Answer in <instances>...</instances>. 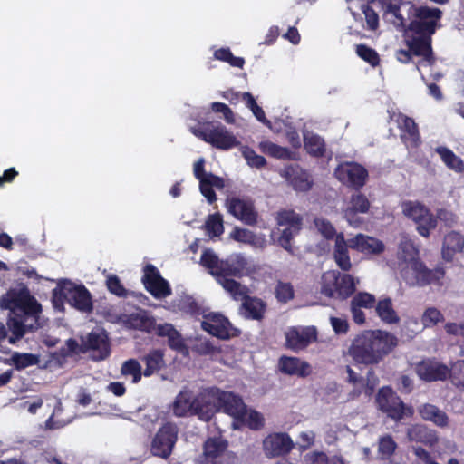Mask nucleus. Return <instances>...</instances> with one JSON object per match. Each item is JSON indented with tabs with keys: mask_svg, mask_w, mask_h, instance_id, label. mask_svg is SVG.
I'll return each mask as SVG.
<instances>
[{
	"mask_svg": "<svg viewBox=\"0 0 464 464\" xmlns=\"http://www.w3.org/2000/svg\"><path fill=\"white\" fill-rule=\"evenodd\" d=\"M0 308L8 310L7 326L12 335L10 343H15L29 332L40 330L41 341L48 347L55 346L59 338L54 334L58 327L50 326L42 315V305L24 284L12 286L0 297Z\"/></svg>",
	"mask_w": 464,
	"mask_h": 464,
	"instance_id": "obj_1",
	"label": "nucleus"
},
{
	"mask_svg": "<svg viewBox=\"0 0 464 464\" xmlns=\"http://www.w3.org/2000/svg\"><path fill=\"white\" fill-rule=\"evenodd\" d=\"M200 263L209 269V273L234 300L246 298V286L231 278L241 277L252 272V266L246 256L242 254H233L226 260H219L213 251L205 250L201 255Z\"/></svg>",
	"mask_w": 464,
	"mask_h": 464,
	"instance_id": "obj_2",
	"label": "nucleus"
},
{
	"mask_svg": "<svg viewBox=\"0 0 464 464\" xmlns=\"http://www.w3.org/2000/svg\"><path fill=\"white\" fill-rule=\"evenodd\" d=\"M397 344V337L390 332L366 330L353 339L348 353L357 363L378 364Z\"/></svg>",
	"mask_w": 464,
	"mask_h": 464,
	"instance_id": "obj_3",
	"label": "nucleus"
},
{
	"mask_svg": "<svg viewBox=\"0 0 464 464\" xmlns=\"http://www.w3.org/2000/svg\"><path fill=\"white\" fill-rule=\"evenodd\" d=\"M410 9L412 20L407 26L406 34L411 36V48L418 53L432 49V35L441 27L442 11L438 7L414 5H410Z\"/></svg>",
	"mask_w": 464,
	"mask_h": 464,
	"instance_id": "obj_4",
	"label": "nucleus"
},
{
	"mask_svg": "<svg viewBox=\"0 0 464 464\" xmlns=\"http://www.w3.org/2000/svg\"><path fill=\"white\" fill-rule=\"evenodd\" d=\"M172 409L177 417L191 414L208 421L215 414L217 407L209 401V389L202 391L197 396L185 389L177 395Z\"/></svg>",
	"mask_w": 464,
	"mask_h": 464,
	"instance_id": "obj_5",
	"label": "nucleus"
},
{
	"mask_svg": "<svg viewBox=\"0 0 464 464\" xmlns=\"http://www.w3.org/2000/svg\"><path fill=\"white\" fill-rule=\"evenodd\" d=\"M64 301L82 312H90L92 309L91 295L82 285H76L67 279H60L57 282V286L53 290V307L62 310Z\"/></svg>",
	"mask_w": 464,
	"mask_h": 464,
	"instance_id": "obj_6",
	"label": "nucleus"
},
{
	"mask_svg": "<svg viewBox=\"0 0 464 464\" xmlns=\"http://www.w3.org/2000/svg\"><path fill=\"white\" fill-rule=\"evenodd\" d=\"M400 274L401 278L410 286H424L431 283H440V279L444 276L442 269L430 270L420 259L401 265Z\"/></svg>",
	"mask_w": 464,
	"mask_h": 464,
	"instance_id": "obj_7",
	"label": "nucleus"
},
{
	"mask_svg": "<svg viewBox=\"0 0 464 464\" xmlns=\"http://www.w3.org/2000/svg\"><path fill=\"white\" fill-rule=\"evenodd\" d=\"M276 221L278 228L272 231L271 237H274L276 233H279L277 244L288 253L294 254L291 241L301 230V217L294 211L285 210L278 213Z\"/></svg>",
	"mask_w": 464,
	"mask_h": 464,
	"instance_id": "obj_8",
	"label": "nucleus"
},
{
	"mask_svg": "<svg viewBox=\"0 0 464 464\" xmlns=\"http://www.w3.org/2000/svg\"><path fill=\"white\" fill-rule=\"evenodd\" d=\"M209 401L216 405V412L221 411L234 419L233 427L236 429V421L242 418L246 411V404L242 399L233 392H223L218 388H210Z\"/></svg>",
	"mask_w": 464,
	"mask_h": 464,
	"instance_id": "obj_9",
	"label": "nucleus"
},
{
	"mask_svg": "<svg viewBox=\"0 0 464 464\" xmlns=\"http://www.w3.org/2000/svg\"><path fill=\"white\" fill-rule=\"evenodd\" d=\"M195 134L214 148L227 150L240 145L235 135L227 130L221 123L214 125L208 122L201 130Z\"/></svg>",
	"mask_w": 464,
	"mask_h": 464,
	"instance_id": "obj_10",
	"label": "nucleus"
},
{
	"mask_svg": "<svg viewBox=\"0 0 464 464\" xmlns=\"http://www.w3.org/2000/svg\"><path fill=\"white\" fill-rule=\"evenodd\" d=\"M335 178L344 186L359 191L367 182L368 170L355 161H344L334 169Z\"/></svg>",
	"mask_w": 464,
	"mask_h": 464,
	"instance_id": "obj_11",
	"label": "nucleus"
},
{
	"mask_svg": "<svg viewBox=\"0 0 464 464\" xmlns=\"http://www.w3.org/2000/svg\"><path fill=\"white\" fill-rule=\"evenodd\" d=\"M178 427L174 423H165L151 440L150 452L153 456L167 459L172 453L178 440Z\"/></svg>",
	"mask_w": 464,
	"mask_h": 464,
	"instance_id": "obj_12",
	"label": "nucleus"
},
{
	"mask_svg": "<svg viewBox=\"0 0 464 464\" xmlns=\"http://www.w3.org/2000/svg\"><path fill=\"white\" fill-rule=\"evenodd\" d=\"M390 121H394L400 129L401 141L411 148H417L420 142L417 123L407 115L394 111H388Z\"/></svg>",
	"mask_w": 464,
	"mask_h": 464,
	"instance_id": "obj_13",
	"label": "nucleus"
},
{
	"mask_svg": "<svg viewBox=\"0 0 464 464\" xmlns=\"http://www.w3.org/2000/svg\"><path fill=\"white\" fill-rule=\"evenodd\" d=\"M376 401L379 409L395 420L402 419L406 414L404 403L389 387H383L379 391Z\"/></svg>",
	"mask_w": 464,
	"mask_h": 464,
	"instance_id": "obj_14",
	"label": "nucleus"
},
{
	"mask_svg": "<svg viewBox=\"0 0 464 464\" xmlns=\"http://www.w3.org/2000/svg\"><path fill=\"white\" fill-rule=\"evenodd\" d=\"M285 335L286 346L299 352L316 341L317 331L314 326H295L288 328Z\"/></svg>",
	"mask_w": 464,
	"mask_h": 464,
	"instance_id": "obj_15",
	"label": "nucleus"
},
{
	"mask_svg": "<svg viewBox=\"0 0 464 464\" xmlns=\"http://www.w3.org/2000/svg\"><path fill=\"white\" fill-rule=\"evenodd\" d=\"M403 212L418 225L417 230L423 237H428L430 230L436 227L437 218L425 205H407Z\"/></svg>",
	"mask_w": 464,
	"mask_h": 464,
	"instance_id": "obj_16",
	"label": "nucleus"
},
{
	"mask_svg": "<svg viewBox=\"0 0 464 464\" xmlns=\"http://www.w3.org/2000/svg\"><path fill=\"white\" fill-rule=\"evenodd\" d=\"M142 282L146 289L157 298H163L171 294L169 283L161 277L158 269L152 265L145 266Z\"/></svg>",
	"mask_w": 464,
	"mask_h": 464,
	"instance_id": "obj_17",
	"label": "nucleus"
},
{
	"mask_svg": "<svg viewBox=\"0 0 464 464\" xmlns=\"http://www.w3.org/2000/svg\"><path fill=\"white\" fill-rule=\"evenodd\" d=\"M263 447L267 457H279L287 454L294 442L286 433H272L264 440Z\"/></svg>",
	"mask_w": 464,
	"mask_h": 464,
	"instance_id": "obj_18",
	"label": "nucleus"
},
{
	"mask_svg": "<svg viewBox=\"0 0 464 464\" xmlns=\"http://www.w3.org/2000/svg\"><path fill=\"white\" fill-rule=\"evenodd\" d=\"M418 376L426 382L445 380L450 373L448 367L440 362L423 360L415 368Z\"/></svg>",
	"mask_w": 464,
	"mask_h": 464,
	"instance_id": "obj_19",
	"label": "nucleus"
},
{
	"mask_svg": "<svg viewBox=\"0 0 464 464\" xmlns=\"http://www.w3.org/2000/svg\"><path fill=\"white\" fill-rule=\"evenodd\" d=\"M227 443L221 438H209L204 444L203 456L197 464H223V455Z\"/></svg>",
	"mask_w": 464,
	"mask_h": 464,
	"instance_id": "obj_20",
	"label": "nucleus"
},
{
	"mask_svg": "<svg viewBox=\"0 0 464 464\" xmlns=\"http://www.w3.org/2000/svg\"><path fill=\"white\" fill-rule=\"evenodd\" d=\"M201 325L206 332L218 338L227 339L230 335L231 324L222 314H208Z\"/></svg>",
	"mask_w": 464,
	"mask_h": 464,
	"instance_id": "obj_21",
	"label": "nucleus"
},
{
	"mask_svg": "<svg viewBox=\"0 0 464 464\" xmlns=\"http://www.w3.org/2000/svg\"><path fill=\"white\" fill-rule=\"evenodd\" d=\"M279 368L282 372L298 377H307L313 372L310 363L297 357L283 356L279 360Z\"/></svg>",
	"mask_w": 464,
	"mask_h": 464,
	"instance_id": "obj_22",
	"label": "nucleus"
},
{
	"mask_svg": "<svg viewBox=\"0 0 464 464\" xmlns=\"http://www.w3.org/2000/svg\"><path fill=\"white\" fill-rule=\"evenodd\" d=\"M83 345L86 349L97 353L94 355L96 360H103L110 353L108 338L103 331L99 330L90 333L83 340Z\"/></svg>",
	"mask_w": 464,
	"mask_h": 464,
	"instance_id": "obj_23",
	"label": "nucleus"
},
{
	"mask_svg": "<svg viewBox=\"0 0 464 464\" xmlns=\"http://www.w3.org/2000/svg\"><path fill=\"white\" fill-rule=\"evenodd\" d=\"M349 247L365 254H380L384 250L382 241L362 234H358L351 238Z\"/></svg>",
	"mask_w": 464,
	"mask_h": 464,
	"instance_id": "obj_24",
	"label": "nucleus"
},
{
	"mask_svg": "<svg viewBox=\"0 0 464 464\" xmlns=\"http://www.w3.org/2000/svg\"><path fill=\"white\" fill-rule=\"evenodd\" d=\"M464 249V236L452 231L447 234L443 240L441 256L447 262H451L455 256Z\"/></svg>",
	"mask_w": 464,
	"mask_h": 464,
	"instance_id": "obj_25",
	"label": "nucleus"
},
{
	"mask_svg": "<svg viewBox=\"0 0 464 464\" xmlns=\"http://www.w3.org/2000/svg\"><path fill=\"white\" fill-rule=\"evenodd\" d=\"M230 237L237 242L249 245L259 250L265 249L267 246V240L264 234H256L246 228H234L230 233Z\"/></svg>",
	"mask_w": 464,
	"mask_h": 464,
	"instance_id": "obj_26",
	"label": "nucleus"
},
{
	"mask_svg": "<svg viewBox=\"0 0 464 464\" xmlns=\"http://www.w3.org/2000/svg\"><path fill=\"white\" fill-rule=\"evenodd\" d=\"M418 412L424 420L430 421L440 428L449 426L448 415L433 404L425 403L420 405L418 408Z\"/></svg>",
	"mask_w": 464,
	"mask_h": 464,
	"instance_id": "obj_27",
	"label": "nucleus"
},
{
	"mask_svg": "<svg viewBox=\"0 0 464 464\" xmlns=\"http://www.w3.org/2000/svg\"><path fill=\"white\" fill-rule=\"evenodd\" d=\"M405 39V44L408 47L407 50L400 49L396 52V58L399 62L402 63H409L412 60V56H418L422 57V59L428 63V64L432 65L436 62V58L433 53V50H426V51H420V53H418L415 52L410 44V40L411 39V36H409L405 34L404 35Z\"/></svg>",
	"mask_w": 464,
	"mask_h": 464,
	"instance_id": "obj_28",
	"label": "nucleus"
},
{
	"mask_svg": "<svg viewBox=\"0 0 464 464\" xmlns=\"http://www.w3.org/2000/svg\"><path fill=\"white\" fill-rule=\"evenodd\" d=\"M407 437L411 441L433 446L438 442V436L433 430L424 425L415 424L407 429Z\"/></svg>",
	"mask_w": 464,
	"mask_h": 464,
	"instance_id": "obj_29",
	"label": "nucleus"
},
{
	"mask_svg": "<svg viewBox=\"0 0 464 464\" xmlns=\"http://www.w3.org/2000/svg\"><path fill=\"white\" fill-rule=\"evenodd\" d=\"M348 246L349 241L344 239L343 233H338L334 243V257L337 266L343 271H349L352 267Z\"/></svg>",
	"mask_w": 464,
	"mask_h": 464,
	"instance_id": "obj_30",
	"label": "nucleus"
},
{
	"mask_svg": "<svg viewBox=\"0 0 464 464\" xmlns=\"http://www.w3.org/2000/svg\"><path fill=\"white\" fill-rule=\"evenodd\" d=\"M260 151L269 157L278 160H296L297 154L286 147L279 146L268 140H262L258 144Z\"/></svg>",
	"mask_w": 464,
	"mask_h": 464,
	"instance_id": "obj_31",
	"label": "nucleus"
},
{
	"mask_svg": "<svg viewBox=\"0 0 464 464\" xmlns=\"http://www.w3.org/2000/svg\"><path fill=\"white\" fill-rule=\"evenodd\" d=\"M304 146L306 152L314 158H323L326 152L324 138L312 131L304 133Z\"/></svg>",
	"mask_w": 464,
	"mask_h": 464,
	"instance_id": "obj_32",
	"label": "nucleus"
},
{
	"mask_svg": "<svg viewBox=\"0 0 464 464\" xmlns=\"http://www.w3.org/2000/svg\"><path fill=\"white\" fill-rule=\"evenodd\" d=\"M224 179L212 173H209L208 178L201 179V181H199L200 192L208 199L209 203H213L217 200V196L214 191V188L218 190H221L224 188Z\"/></svg>",
	"mask_w": 464,
	"mask_h": 464,
	"instance_id": "obj_33",
	"label": "nucleus"
},
{
	"mask_svg": "<svg viewBox=\"0 0 464 464\" xmlns=\"http://www.w3.org/2000/svg\"><path fill=\"white\" fill-rule=\"evenodd\" d=\"M227 210L237 219L252 226L257 221L258 214L253 205H226Z\"/></svg>",
	"mask_w": 464,
	"mask_h": 464,
	"instance_id": "obj_34",
	"label": "nucleus"
},
{
	"mask_svg": "<svg viewBox=\"0 0 464 464\" xmlns=\"http://www.w3.org/2000/svg\"><path fill=\"white\" fill-rule=\"evenodd\" d=\"M375 311L378 317L384 324H394L400 322V317L393 308L391 298L380 299L375 305Z\"/></svg>",
	"mask_w": 464,
	"mask_h": 464,
	"instance_id": "obj_35",
	"label": "nucleus"
},
{
	"mask_svg": "<svg viewBox=\"0 0 464 464\" xmlns=\"http://www.w3.org/2000/svg\"><path fill=\"white\" fill-rule=\"evenodd\" d=\"M398 258L400 260V266L419 259L418 249L414 246L411 240L406 235L401 236Z\"/></svg>",
	"mask_w": 464,
	"mask_h": 464,
	"instance_id": "obj_36",
	"label": "nucleus"
},
{
	"mask_svg": "<svg viewBox=\"0 0 464 464\" xmlns=\"http://www.w3.org/2000/svg\"><path fill=\"white\" fill-rule=\"evenodd\" d=\"M125 322L130 327L147 332L150 331L154 325V321L148 312L141 309L129 314Z\"/></svg>",
	"mask_w": 464,
	"mask_h": 464,
	"instance_id": "obj_37",
	"label": "nucleus"
},
{
	"mask_svg": "<svg viewBox=\"0 0 464 464\" xmlns=\"http://www.w3.org/2000/svg\"><path fill=\"white\" fill-rule=\"evenodd\" d=\"M436 152L440 155L443 163L457 173L464 172V161L447 147H438Z\"/></svg>",
	"mask_w": 464,
	"mask_h": 464,
	"instance_id": "obj_38",
	"label": "nucleus"
},
{
	"mask_svg": "<svg viewBox=\"0 0 464 464\" xmlns=\"http://www.w3.org/2000/svg\"><path fill=\"white\" fill-rule=\"evenodd\" d=\"M286 175L290 179L294 188L297 190L307 191L312 187L308 174L299 168L286 169Z\"/></svg>",
	"mask_w": 464,
	"mask_h": 464,
	"instance_id": "obj_39",
	"label": "nucleus"
},
{
	"mask_svg": "<svg viewBox=\"0 0 464 464\" xmlns=\"http://www.w3.org/2000/svg\"><path fill=\"white\" fill-rule=\"evenodd\" d=\"M376 384L377 379L374 377L373 372L369 371L367 373V380H364V378H361L360 382H358L355 385H353V389L350 392L349 398L354 399L362 393L370 396L373 392Z\"/></svg>",
	"mask_w": 464,
	"mask_h": 464,
	"instance_id": "obj_40",
	"label": "nucleus"
},
{
	"mask_svg": "<svg viewBox=\"0 0 464 464\" xmlns=\"http://www.w3.org/2000/svg\"><path fill=\"white\" fill-rule=\"evenodd\" d=\"M146 364L143 374L150 376L164 366L163 353L160 350H153L142 358Z\"/></svg>",
	"mask_w": 464,
	"mask_h": 464,
	"instance_id": "obj_41",
	"label": "nucleus"
},
{
	"mask_svg": "<svg viewBox=\"0 0 464 464\" xmlns=\"http://www.w3.org/2000/svg\"><path fill=\"white\" fill-rule=\"evenodd\" d=\"M242 301V310L246 317L252 319H260L262 317L265 305L261 300L249 298L246 295Z\"/></svg>",
	"mask_w": 464,
	"mask_h": 464,
	"instance_id": "obj_42",
	"label": "nucleus"
},
{
	"mask_svg": "<svg viewBox=\"0 0 464 464\" xmlns=\"http://www.w3.org/2000/svg\"><path fill=\"white\" fill-rule=\"evenodd\" d=\"M359 281L356 280L350 275L340 274L338 272V282H337V296L340 298H347L355 290V285Z\"/></svg>",
	"mask_w": 464,
	"mask_h": 464,
	"instance_id": "obj_43",
	"label": "nucleus"
},
{
	"mask_svg": "<svg viewBox=\"0 0 464 464\" xmlns=\"http://www.w3.org/2000/svg\"><path fill=\"white\" fill-rule=\"evenodd\" d=\"M338 272L330 270L322 276V293L329 297L337 296Z\"/></svg>",
	"mask_w": 464,
	"mask_h": 464,
	"instance_id": "obj_44",
	"label": "nucleus"
},
{
	"mask_svg": "<svg viewBox=\"0 0 464 464\" xmlns=\"http://www.w3.org/2000/svg\"><path fill=\"white\" fill-rule=\"evenodd\" d=\"M214 57L218 61L227 63L232 67L242 69L245 64V59L243 57L234 56L228 47H222L216 50Z\"/></svg>",
	"mask_w": 464,
	"mask_h": 464,
	"instance_id": "obj_45",
	"label": "nucleus"
},
{
	"mask_svg": "<svg viewBox=\"0 0 464 464\" xmlns=\"http://www.w3.org/2000/svg\"><path fill=\"white\" fill-rule=\"evenodd\" d=\"M369 205H353L345 210L344 217L348 223L354 227L361 226L364 219L360 214H364L368 211Z\"/></svg>",
	"mask_w": 464,
	"mask_h": 464,
	"instance_id": "obj_46",
	"label": "nucleus"
},
{
	"mask_svg": "<svg viewBox=\"0 0 464 464\" xmlns=\"http://www.w3.org/2000/svg\"><path fill=\"white\" fill-rule=\"evenodd\" d=\"M405 5L404 2L400 3V0H394L392 3H385L384 11L386 14L393 16L392 23L397 27H406V18L401 14V5Z\"/></svg>",
	"mask_w": 464,
	"mask_h": 464,
	"instance_id": "obj_47",
	"label": "nucleus"
},
{
	"mask_svg": "<svg viewBox=\"0 0 464 464\" xmlns=\"http://www.w3.org/2000/svg\"><path fill=\"white\" fill-rule=\"evenodd\" d=\"M356 54L368 63L371 66L376 67L380 63V56L378 53L372 47L366 44H361L356 45Z\"/></svg>",
	"mask_w": 464,
	"mask_h": 464,
	"instance_id": "obj_48",
	"label": "nucleus"
},
{
	"mask_svg": "<svg viewBox=\"0 0 464 464\" xmlns=\"http://www.w3.org/2000/svg\"><path fill=\"white\" fill-rule=\"evenodd\" d=\"M121 374L130 376L133 383H137L141 379V366L137 360L130 359L121 366Z\"/></svg>",
	"mask_w": 464,
	"mask_h": 464,
	"instance_id": "obj_49",
	"label": "nucleus"
},
{
	"mask_svg": "<svg viewBox=\"0 0 464 464\" xmlns=\"http://www.w3.org/2000/svg\"><path fill=\"white\" fill-rule=\"evenodd\" d=\"M237 421L245 423L252 430H259L264 425V418L261 413L254 410H247L242 418H239Z\"/></svg>",
	"mask_w": 464,
	"mask_h": 464,
	"instance_id": "obj_50",
	"label": "nucleus"
},
{
	"mask_svg": "<svg viewBox=\"0 0 464 464\" xmlns=\"http://www.w3.org/2000/svg\"><path fill=\"white\" fill-rule=\"evenodd\" d=\"M11 361L17 370H22L36 364L39 360L36 355L32 353H14L11 356Z\"/></svg>",
	"mask_w": 464,
	"mask_h": 464,
	"instance_id": "obj_51",
	"label": "nucleus"
},
{
	"mask_svg": "<svg viewBox=\"0 0 464 464\" xmlns=\"http://www.w3.org/2000/svg\"><path fill=\"white\" fill-rule=\"evenodd\" d=\"M241 152L250 167L261 169L267 163L263 156L256 154V151L248 146H242Z\"/></svg>",
	"mask_w": 464,
	"mask_h": 464,
	"instance_id": "obj_52",
	"label": "nucleus"
},
{
	"mask_svg": "<svg viewBox=\"0 0 464 464\" xmlns=\"http://www.w3.org/2000/svg\"><path fill=\"white\" fill-rule=\"evenodd\" d=\"M444 320L443 314L435 307L427 308L421 317L423 327H431Z\"/></svg>",
	"mask_w": 464,
	"mask_h": 464,
	"instance_id": "obj_53",
	"label": "nucleus"
},
{
	"mask_svg": "<svg viewBox=\"0 0 464 464\" xmlns=\"http://www.w3.org/2000/svg\"><path fill=\"white\" fill-rule=\"evenodd\" d=\"M206 229L210 237H218L223 233L222 218L218 214L210 215L206 222Z\"/></svg>",
	"mask_w": 464,
	"mask_h": 464,
	"instance_id": "obj_54",
	"label": "nucleus"
},
{
	"mask_svg": "<svg viewBox=\"0 0 464 464\" xmlns=\"http://www.w3.org/2000/svg\"><path fill=\"white\" fill-rule=\"evenodd\" d=\"M351 304H353V306H357L362 309H369L375 305L376 300L373 295L366 292H361L353 297Z\"/></svg>",
	"mask_w": 464,
	"mask_h": 464,
	"instance_id": "obj_55",
	"label": "nucleus"
},
{
	"mask_svg": "<svg viewBox=\"0 0 464 464\" xmlns=\"http://www.w3.org/2000/svg\"><path fill=\"white\" fill-rule=\"evenodd\" d=\"M449 376L453 384L464 388V361H457L454 362Z\"/></svg>",
	"mask_w": 464,
	"mask_h": 464,
	"instance_id": "obj_56",
	"label": "nucleus"
},
{
	"mask_svg": "<svg viewBox=\"0 0 464 464\" xmlns=\"http://www.w3.org/2000/svg\"><path fill=\"white\" fill-rule=\"evenodd\" d=\"M315 226L318 228L319 233L325 238L331 239L335 238L338 235L334 226L325 218H319L314 220Z\"/></svg>",
	"mask_w": 464,
	"mask_h": 464,
	"instance_id": "obj_57",
	"label": "nucleus"
},
{
	"mask_svg": "<svg viewBox=\"0 0 464 464\" xmlns=\"http://www.w3.org/2000/svg\"><path fill=\"white\" fill-rule=\"evenodd\" d=\"M106 285L109 291L120 297L127 296L128 291L121 285L119 277L115 275H110L107 277Z\"/></svg>",
	"mask_w": 464,
	"mask_h": 464,
	"instance_id": "obj_58",
	"label": "nucleus"
},
{
	"mask_svg": "<svg viewBox=\"0 0 464 464\" xmlns=\"http://www.w3.org/2000/svg\"><path fill=\"white\" fill-rule=\"evenodd\" d=\"M362 11L365 16L368 29L375 31L379 27V15L369 5H362Z\"/></svg>",
	"mask_w": 464,
	"mask_h": 464,
	"instance_id": "obj_59",
	"label": "nucleus"
},
{
	"mask_svg": "<svg viewBox=\"0 0 464 464\" xmlns=\"http://www.w3.org/2000/svg\"><path fill=\"white\" fill-rule=\"evenodd\" d=\"M397 445L391 436H384L379 441V452L383 459H387L392 455Z\"/></svg>",
	"mask_w": 464,
	"mask_h": 464,
	"instance_id": "obj_60",
	"label": "nucleus"
},
{
	"mask_svg": "<svg viewBox=\"0 0 464 464\" xmlns=\"http://www.w3.org/2000/svg\"><path fill=\"white\" fill-rule=\"evenodd\" d=\"M211 110L216 113H222L223 118L227 123L235 122V115L232 110L226 104L220 102H214L211 103Z\"/></svg>",
	"mask_w": 464,
	"mask_h": 464,
	"instance_id": "obj_61",
	"label": "nucleus"
},
{
	"mask_svg": "<svg viewBox=\"0 0 464 464\" xmlns=\"http://www.w3.org/2000/svg\"><path fill=\"white\" fill-rule=\"evenodd\" d=\"M276 293L278 300L282 302H287L294 295L292 285L288 283L279 282L276 285Z\"/></svg>",
	"mask_w": 464,
	"mask_h": 464,
	"instance_id": "obj_62",
	"label": "nucleus"
},
{
	"mask_svg": "<svg viewBox=\"0 0 464 464\" xmlns=\"http://www.w3.org/2000/svg\"><path fill=\"white\" fill-rule=\"evenodd\" d=\"M330 324L336 334H344L349 330V324L344 317H330Z\"/></svg>",
	"mask_w": 464,
	"mask_h": 464,
	"instance_id": "obj_63",
	"label": "nucleus"
},
{
	"mask_svg": "<svg viewBox=\"0 0 464 464\" xmlns=\"http://www.w3.org/2000/svg\"><path fill=\"white\" fill-rule=\"evenodd\" d=\"M305 464H327L328 458L324 452H311L304 457Z\"/></svg>",
	"mask_w": 464,
	"mask_h": 464,
	"instance_id": "obj_64",
	"label": "nucleus"
}]
</instances>
